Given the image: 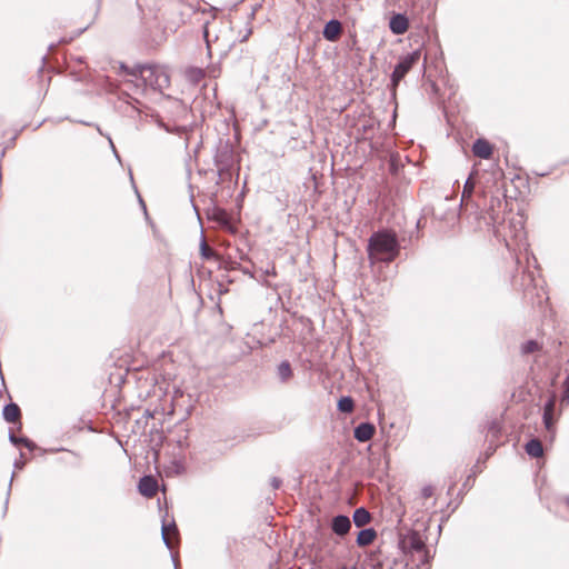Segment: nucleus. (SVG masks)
<instances>
[{
  "instance_id": "1",
  "label": "nucleus",
  "mask_w": 569,
  "mask_h": 569,
  "mask_svg": "<svg viewBox=\"0 0 569 569\" xmlns=\"http://www.w3.org/2000/svg\"><path fill=\"white\" fill-rule=\"evenodd\" d=\"M367 250L372 262H391L399 254L400 244L396 233L382 230L371 234Z\"/></svg>"
},
{
  "instance_id": "2",
  "label": "nucleus",
  "mask_w": 569,
  "mask_h": 569,
  "mask_svg": "<svg viewBox=\"0 0 569 569\" xmlns=\"http://www.w3.org/2000/svg\"><path fill=\"white\" fill-rule=\"evenodd\" d=\"M398 543L403 553L418 552L420 555V565L429 563V550L418 531L411 530L405 535H400Z\"/></svg>"
},
{
  "instance_id": "3",
  "label": "nucleus",
  "mask_w": 569,
  "mask_h": 569,
  "mask_svg": "<svg viewBox=\"0 0 569 569\" xmlns=\"http://www.w3.org/2000/svg\"><path fill=\"white\" fill-rule=\"evenodd\" d=\"M421 53L419 50H415L403 57H401L391 73V86L395 89L406 74L412 69L415 64L420 60Z\"/></svg>"
},
{
  "instance_id": "4",
  "label": "nucleus",
  "mask_w": 569,
  "mask_h": 569,
  "mask_svg": "<svg viewBox=\"0 0 569 569\" xmlns=\"http://www.w3.org/2000/svg\"><path fill=\"white\" fill-rule=\"evenodd\" d=\"M140 79L144 87L154 89H162V82H166L164 76L151 67H143L140 69Z\"/></svg>"
},
{
  "instance_id": "5",
  "label": "nucleus",
  "mask_w": 569,
  "mask_h": 569,
  "mask_svg": "<svg viewBox=\"0 0 569 569\" xmlns=\"http://www.w3.org/2000/svg\"><path fill=\"white\" fill-rule=\"evenodd\" d=\"M405 7L411 12L413 17L427 13L430 16L433 12L432 0H403Z\"/></svg>"
},
{
  "instance_id": "6",
  "label": "nucleus",
  "mask_w": 569,
  "mask_h": 569,
  "mask_svg": "<svg viewBox=\"0 0 569 569\" xmlns=\"http://www.w3.org/2000/svg\"><path fill=\"white\" fill-rule=\"evenodd\" d=\"M555 408H556V396H551L543 407L542 421L546 430L550 433L551 438L555 436Z\"/></svg>"
},
{
  "instance_id": "7",
  "label": "nucleus",
  "mask_w": 569,
  "mask_h": 569,
  "mask_svg": "<svg viewBox=\"0 0 569 569\" xmlns=\"http://www.w3.org/2000/svg\"><path fill=\"white\" fill-rule=\"evenodd\" d=\"M409 19L405 13L395 12L389 20V29L395 36H402L409 30Z\"/></svg>"
},
{
  "instance_id": "8",
  "label": "nucleus",
  "mask_w": 569,
  "mask_h": 569,
  "mask_svg": "<svg viewBox=\"0 0 569 569\" xmlns=\"http://www.w3.org/2000/svg\"><path fill=\"white\" fill-rule=\"evenodd\" d=\"M214 163L217 168H233L236 160L232 148L228 144L220 148L214 157Z\"/></svg>"
},
{
  "instance_id": "9",
  "label": "nucleus",
  "mask_w": 569,
  "mask_h": 569,
  "mask_svg": "<svg viewBox=\"0 0 569 569\" xmlns=\"http://www.w3.org/2000/svg\"><path fill=\"white\" fill-rule=\"evenodd\" d=\"M376 432V427L371 422H361L353 429V437L359 442L369 441Z\"/></svg>"
},
{
  "instance_id": "10",
  "label": "nucleus",
  "mask_w": 569,
  "mask_h": 569,
  "mask_svg": "<svg viewBox=\"0 0 569 569\" xmlns=\"http://www.w3.org/2000/svg\"><path fill=\"white\" fill-rule=\"evenodd\" d=\"M342 33V24L337 19L329 20L322 30L323 38L328 41H337Z\"/></svg>"
},
{
  "instance_id": "11",
  "label": "nucleus",
  "mask_w": 569,
  "mask_h": 569,
  "mask_svg": "<svg viewBox=\"0 0 569 569\" xmlns=\"http://www.w3.org/2000/svg\"><path fill=\"white\" fill-rule=\"evenodd\" d=\"M351 528V521L349 517L345 515H338L332 518L331 529L338 536H345L349 532Z\"/></svg>"
},
{
  "instance_id": "12",
  "label": "nucleus",
  "mask_w": 569,
  "mask_h": 569,
  "mask_svg": "<svg viewBox=\"0 0 569 569\" xmlns=\"http://www.w3.org/2000/svg\"><path fill=\"white\" fill-rule=\"evenodd\" d=\"M472 152L481 159H489L493 153L491 144L485 139H477L472 144Z\"/></svg>"
},
{
  "instance_id": "13",
  "label": "nucleus",
  "mask_w": 569,
  "mask_h": 569,
  "mask_svg": "<svg viewBox=\"0 0 569 569\" xmlns=\"http://www.w3.org/2000/svg\"><path fill=\"white\" fill-rule=\"evenodd\" d=\"M157 489H158L157 480L154 478H152L151 476L143 477L139 482V491L144 497H148V498L152 497L157 492Z\"/></svg>"
},
{
  "instance_id": "14",
  "label": "nucleus",
  "mask_w": 569,
  "mask_h": 569,
  "mask_svg": "<svg viewBox=\"0 0 569 569\" xmlns=\"http://www.w3.org/2000/svg\"><path fill=\"white\" fill-rule=\"evenodd\" d=\"M377 538V531L373 528H365L358 532L357 545L359 547H367L371 545Z\"/></svg>"
},
{
  "instance_id": "15",
  "label": "nucleus",
  "mask_w": 569,
  "mask_h": 569,
  "mask_svg": "<svg viewBox=\"0 0 569 569\" xmlns=\"http://www.w3.org/2000/svg\"><path fill=\"white\" fill-rule=\"evenodd\" d=\"M184 78L190 84L197 86L204 78V70L199 67H189L184 71Z\"/></svg>"
},
{
  "instance_id": "16",
  "label": "nucleus",
  "mask_w": 569,
  "mask_h": 569,
  "mask_svg": "<svg viewBox=\"0 0 569 569\" xmlns=\"http://www.w3.org/2000/svg\"><path fill=\"white\" fill-rule=\"evenodd\" d=\"M525 450L527 455L532 458H540L543 455L542 443L537 438L529 440L525 446Z\"/></svg>"
},
{
  "instance_id": "17",
  "label": "nucleus",
  "mask_w": 569,
  "mask_h": 569,
  "mask_svg": "<svg viewBox=\"0 0 569 569\" xmlns=\"http://www.w3.org/2000/svg\"><path fill=\"white\" fill-rule=\"evenodd\" d=\"M352 520L355 525L360 528L370 522L371 515L366 508L360 507L353 511Z\"/></svg>"
},
{
  "instance_id": "18",
  "label": "nucleus",
  "mask_w": 569,
  "mask_h": 569,
  "mask_svg": "<svg viewBox=\"0 0 569 569\" xmlns=\"http://www.w3.org/2000/svg\"><path fill=\"white\" fill-rule=\"evenodd\" d=\"M277 375L282 383L288 382L293 376L290 362L287 360L280 362V365L277 368Z\"/></svg>"
},
{
  "instance_id": "19",
  "label": "nucleus",
  "mask_w": 569,
  "mask_h": 569,
  "mask_svg": "<svg viewBox=\"0 0 569 569\" xmlns=\"http://www.w3.org/2000/svg\"><path fill=\"white\" fill-rule=\"evenodd\" d=\"M20 415V410L17 405L10 403L3 409V417L9 422H14Z\"/></svg>"
},
{
  "instance_id": "20",
  "label": "nucleus",
  "mask_w": 569,
  "mask_h": 569,
  "mask_svg": "<svg viewBox=\"0 0 569 569\" xmlns=\"http://www.w3.org/2000/svg\"><path fill=\"white\" fill-rule=\"evenodd\" d=\"M355 401L351 397H341L338 401V410L343 413H350L353 411Z\"/></svg>"
},
{
  "instance_id": "21",
  "label": "nucleus",
  "mask_w": 569,
  "mask_h": 569,
  "mask_svg": "<svg viewBox=\"0 0 569 569\" xmlns=\"http://www.w3.org/2000/svg\"><path fill=\"white\" fill-rule=\"evenodd\" d=\"M539 348V345L537 341L535 340H528L526 341L525 343L521 345V352L523 355H529V353H532L535 351H537Z\"/></svg>"
},
{
  "instance_id": "22",
  "label": "nucleus",
  "mask_w": 569,
  "mask_h": 569,
  "mask_svg": "<svg viewBox=\"0 0 569 569\" xmlns=\"http://www.w3.org/2000/svg\"><path fill=\"white\" fill-rule=\"evenodd\" d=\"M475 189V182L472 181V178L469 177L463 186V192H462V200L471 198Z\"/></svg>"
},
{
  "instance_id": "23",
  "label": "nucleus",
  "mask_w": 569,
  "mask_h": 569,
  "mask_svg": "<svg viewBox=\"0 0 569 569\" xmlns=\"http://www.w3.org/2000/svg\"><path fill=\"white\" fill-rule=\"evenodd\" d=\"M218 176L221 181H227L232 179V170L233 168H217Z\"/></svg>"
},
{
  "instance_id": "24",
  "label": "nucleus",
  "mask_w": 569,
  "mask_h": 569,
  "mask_svg": "<svg viewBox=\"0 0 569 569\" xmlns=\"http://www.w3.org/2000/svg\"><path fill=\"white\" fill-rule=\"evenodd\" d=\"M200 251L201 256L206 259H209L210 257L213 256V250L207 246L204 239L201 240Z\"/></svg>"
},
{
  "instance_id": "25",
  "label": "nucleus",
  "mask_w": 569,
  "mask_h": 569,
  "mask_svg": "<svg viewBox=\"0 0 569 569\" xmlns=\"http://www.w3.org/2000/svg\"><path fill=\"white\" fill-rule=\"evenodd\" d=\"M563 387H565V390H563L561 402L569 405V373H568V377L565 379Z\"/></svg>"
},
{
  "instance_id": "26",
  "label": "nucleus",
  "mask_w": 569,
  "mask_h": 569,
  "mask_svg": "<svg viewBox=\"0 0 569 569\" xmlns=\"http://www.w3.org/2000/svg\"><path fill=\"white\" fill-rule=\"evenodd\" d=\"M162 537L168 547H170V527L169 525H164L162 529Z\"/></svg>"
},
{
  "instance_id": "27",
  "label": "nucleus",
  "mask_w": 569,
  "mask_h": 569,
  "mask_svg": "<svg viewBox=\"0 0 569 569\" xmlns=\"http://www.w3.org/2000/svg\"><path fill=\"white\" fill-rule=\"evenodd\" d=\"M433 487L432 486H425L421 490V496L425 498V499H428L430 498L432 495H433Z\"/></svg>"
},
{
  "instance_id": "28",
  "label": "nucleus",
  "mask_w": 569,
  "mask_h": 569,
  "mask_svg": "<svg viewBox=\"0 0 569 569\" xmlns=\"http://www.w3.org/2000/svg\"><path fill=\"white\" fill-rule=\"evenodd\" d=\"M281 483H282V481H281V479H280V478H278V477H272V478L270 479V486H271L273 489H279V488H280V486H281Z\"/></svg>"
},
{
  "instance_id": "29",
  "label": "nucleus",
  "mask_w": 569,
  "mask_h": 569,
  "mask_svg": "<svg viewBox=\"0 0 569 569\" xmlns=\"http://www.w3.org/2000/svg\"><path fill=\"white\" fill-rule=\"evenodd\" d=\"M202 30H203V37H204L206 42H207V47L209 49L210 48V40L208 38V22H203Z\"/></svg>"
},
{
  "instance_id": "30",
  "label": "nucleus",
  "mask_w": 569,
  "mask_h": 569,
  "mask_svg": "<svg viewBox=\"0 0 569 569\" xmlns=\"http://www.w3.org/2000/svg\"><path fill=\"white\" fill-rule=\"evenodd\" d=\"M264 273H266L267 276H271V274H272V276H274V274H276L274 268H272V269H267V270L264 271Z\"/></svg>"
},
{
  "instance_id": "31",
  "label": "nucleus",
  "mask_w": 569,
  "mask_h": 569,
  "mask_svg": "<svg viewBox=\"0 0 569 569\" xmlns=\"http://www.w3.org/2000/svg\"><path fill=\"white\" fill-rule=\"evenodd\" d=\"M565 501H566V505L569 507V497H567V498L565 499Z\"/></svg>"
}]
</instances>
